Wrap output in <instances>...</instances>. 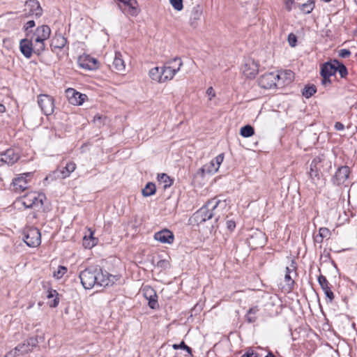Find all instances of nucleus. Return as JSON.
Instances as JSON below:
<instances>
[{
	"label": "nucleus",
	"mask_w": 357,
	"mask_h": 357,
	"mask_svg": "<svg viewBox=\"0 0 357 357\" xmlns=\"http://www.w3.org/2000/svg\"><path fill=\"white\" fill-rule=\"evenodd\" d=\"M154 239L162 243L172 244L174 242V236L171 231L165 229L155 233Z\"/></svg>",
	"instance_id": "obj_19"
},
{
	"label": "nucleus",
	"mask_w": 357,
	"mask_h": 357,
	"mask_svg": "<svg viewBox=\"0 0 357 357\" xmlns=\"http://www.w3.org/2000/svg\"><path fill=\"white\" fill-rule=\"evenodd\" d=\"M318 282L324 291L326 300L328 303H332L334 299V294L331 289L330 284L326 278L322 275L318 277Z\"/></svg>",
	"instance_id": "obj_18"
},
{
	"label": "nucleus",
	"mask_w": 357,
	"mask_h": 357,
	"mask_svg": "<svg viewBox=\"0 0 357 357\" xmlns=\"http://www.w3.org/2000/svg\"><path fill=\"white\" fill-rule=\"evenodd\" d=\"M259 308L257 305L251 307L245 315V321L249 324L257 321L259 317Z\"/></svg>",
	"instance_id": "obj_27"
},
{
	"label": "nucleus",
	"mask_w": 357,
	"mask_h": 357,
	"mask_svg": "<svg viewBox=\"0 0 357 357\" xmlns=\"http://www.w3.org/2000/svg\"><path fill=\"white\" fill-rule=\"evenodd\" d=\"M223 159L224 155L221 153L217 155L214 159L211 160L208 163L203 165V167L199 169L202 176L215 173L218 170Z\"/></svg>",
	"instance_id": "obj_10"
},
{
	"label": "nucleus",
	"mask_w": 357,
	"mask_h": 357,
	"mask_svg": "<svg viewBox=\"0 0 357 357\" xmlns=\"http://www.w3.org/2000/svg\"><path fill=\"white\" fill-rule=\"evenodd\" d=\"M283 75L285 74H279L277 72L265 73L259 79V85L264 89L282 88L284 82L280 81Z\"/></svg>",
	"instance_id": "obj_6"
},
{
	"label": "nucleus",
	"mask_w": 357,
	"mask_h": 357,
	"mask_svg": "<svg viewBox=\"0 0 357 357\" xmlns=\"http://www.w3.org/2000/svg\"><path fill=\"white\" fill-rule=\"evenodd\" d=\"M98 240L93 237V233L91 232L89 237L84 236L83 238V245L85 248H91L97 243Z\"/></svg>",
	"instance_id": "obj_35"
},
{
	"label": "nucleus",
	"mask_w": 357,
	"mask_h": 357,
	"mask_svg": "<svg viewBox=\"0 0 357 357\" xmlns=\"http://www.w3.org/2000/svg\"><path fill=\"white\" fill-rule=\"evenodd\" d=\"M35 22L33 20L28 21L24 26V31L26 35L29 33V31H33L31 29L35 26Z\"/></svg>",
	"instance_id": "obj_48"
},
{
	"label": "nucleus",
	"mask_w": 357,
	"mask_h": 357,
	"mask_svg": "<svg viewBox=\"0 0 357 357\" xmlns=\"http://www.w3.org/2000/svg\"><path fill=\"white\" fill-rule=\"evenodd\" d=\"M324 162L325 159L323 156H317L310 165L309 177L311 182L317 187H321L324 185V178L321 173V169Z\"/></svg>",
	"instance_id": "obj_4"
},
{
	"label": "nucleus",
	"mask_w": 357,
	"mask_h": 357,
	"mask_svg": "<svg viewBox=\"0 0 357 357\" xmlns=\"http://www.w3.org/2000/svg\"><path fill=\"white\" fill-rule=\"evenodd\" d=\"M50 35L51 29L45 24L38 26L35 31H29L26 34V37H29L35 43L37 55L41 54L45 51V42L50 37Z\"/></svg>",
	"instance_id": "obj_3"
},
{
	"label": "nucleus",
	"mask_w": 357,
	"mask_h": 357,
	"mask_svg": "<svg viewBox=\"0 0 357 357\" xmlns=\"http://www.w3.org/2000/svg\"><path fill=\"white\" fill-rule=\"evenodd\" d=\"M120 3H123V6L119 4V8L123 11L126 12V8H128V12L132 15H135L137 14L136 0H117Z\"/></svg>",
	"instance_id": "obj_22"
},
{
	"label": "nucleus",
	"mask_w": 357,
	"mask_h": 357,
	"mask_svg": "<svg viewBox=\"0 0 357 357\" xmlns=\"http://www.w3.org/2000/svg\"><path fill=\"white\" fill-rule=\"evenodd\" d=\"M298 6L303 13L309 14L314 8V3L312 1L309 0L307 3L298 4Z\"/></svg>",
	"instance_id": "obj_40"
},
{
	"label": "nucleus",
	"mask_w": 357,
	"mask_h": 357,
	"mask_svg": "<svg viewBox=\"0 0 357 357\" xmlns=\"http://www.w3.org/2000/svg\"><path fill=\"white\" fill-rule=\"evenodd\" d=\"M265 357H275L272 352H268V354Z\"/></svg>",
	"instance_id": "obj_59"
},
{
	"label": "nucleus",
	"mask_w": 357,
	"mask_h": 357,
	"mask_svg": "<svg viewBox=\"0 0 357 357\" xmlns=\"http://www.w3.org/2000/svg\"><path fill=\"white\" fill-rule=\"evenodd\" d=\"M169 2L176 10L180 11L183 8V0H169Z\"/></svg>",
	"instance_id": "obj_45"
},
{
	"label": "nucleus",
	"mask_w": 357,
	"mask_h": 357,
	"mask_svg": "<svg viewBox=\"0 0 357 357\" xmlns=\"http://www.w3.org/2000/svg\"><path fill=\"white\" fill-rule=\"evenodd\" d=\"M296 0H285L286 8L289 11L292 9L293 5L296 3Z\"/></svg>",
	"instance_id": "obj_53"
},
{
	"label": "nucleus",
	"mask_w": 357,
	"mask_h": 357,
	"mask_svg": "<svg viewBox=\"0 0 357 357\" xmlns=\"http://www.w3.org/2000/svg\"><path fill=\"white\" fill-rule=\"evenodd\" d=\"M157 298H158L157 294H155V296H151V297L146 298V299L149 301L148 305L151 309H156L158 307Z\"/></svg>",
	"instance_id": "obj_43"
},
{
	"label": "nucleus",
	"mask_w": 357,
	"mask_h": 357,
	"mask_svg": "<svg viewBox=\"0 0 357 357\" xmlns=\"http://www.w3.org/2000/svg\"><path fill=\"white\" fill-rule=\"evenodd\" d=\"M20 158L19 151L14 149H8L0 153V161L8 165H13Z\"/></svg>",
	"instance_id": "obj_15"
},
{
	"label": "nucleus",
	"mask_w": 357,
	"mask_h": 357,
	"mask_svg": "<svg viewBox=\"0 0 357 357\" xmlns=\"http://www.w3.org/2000/svg\"><path fill=\"white\" fill-rule=\"evenodd\" d=\"M218 204V202L215 201H208L204 206L195 213V218L199 223L212 219L215 213L214 211H211L210 209L214 210Z\"/></svg>",
	"instance_id": "obj_7"
},
{
	"label": "nucleus",
	"mask_w": 357,
	"mask_h": 357,
	"mask_svg": "<svg viewBox=\"0 0 357 357\" xmlns=\"http://www.w3.org/2000/svg\"><path fill=\"white\" fill-rule=\"evenodd\" d=\"M112 67L114 70L118 72L124 71L126 65L121 52H115V56L112 63Z\"/></svg>",
	"instance_id": "obj_26"
},
{
	"label": "nucleus",
	"mask_w": 357,
	"mask_h": 357,
	"mask_svg": "<svg viewBox=\"0 0 357 357\" xmlns=\"http://www.w3.org/2000/svg\"><path fill=\"white\" fill-rule=\"evenodd\" d=\"M155 185L152 182H149L142 189V193L144 197H149L155 193Z\"/></svg>",
	"instance_id": "obj_32"
},
{
	"label": "nucleus",
	"mask_w": 357,
	"mask_h": 357,
	"mask_svg": "<svg viewBox=\"0 0 357 357\" xmlns=\"http://www.w3.org/2000/svg\"><path fill=\"white\" fill-rule=\"evenodd\" d=\"M46 197L43 193L37 192H30L22 197L17 198L14 202L15 208H21L23 206L24 208H34L38 211L40 210L44 204Z\"/></svg>",
	"instance_id": "obj_2"
},
{
	"label": "nucleus",
	"mask_w": 357,
	"mask_h": 357,
	"mask_svg": "<svg viewBox=\"0 0 357 357\" xmlns=\"http://www.w3.org/2000/svg\"><path fill=\"white\" fill-rule=\"evenodd\" d=\"M8 355H13V354H12V351H10V353H9V354H8L6 355V357H8Z\"/></svg>",
	"instance_id": "obj_62"
},
{
	"label": "nucleus",
	"mask_w": 357,
	"mask_h": 357,
	"mask_svg": "<svg viewBox=\"0 0 357 357\" xmlns=\"http://www.w3.org/2000/svg\"><path fill=\"white\" fill-rule=\"evenodd\" d=\"M227 227L229 231H233L234 228L236 227V223L234 221L230 220H227L226 222Z\"/></svg>",
	"instance_id": "obj_52"
},
{
	"label": "nucleus",
	"mask_w": 357,
	"mask_h": 357,
	"mask_svg": "<svg viewBox=\"0 0 357 357\" xmlns=\"http://www.w3.org/2000/svg\"><path fill=\"white\" fill-rule=\"evenodd\" d=\"M47 297L48 299L54 298V302H49V306L50 307H56L59 303V294L54 289H50L47 291Z\"/></svg>",
	"instance_id": "obj_30"
},
{
	"label": "nucleus",
	"mask_w": 357,
	"mask_h": 357,
	"mask_svg": "<svg viewBox=\"0 0 357 357\" xmlns=\"http://www.w3.org/2000/svg\"><path fill=\"white\" fill-rule=\"evenodd\" d=\"M144 296L146 298L148 297L151 296H155V294H156V292L155 290L149 286H146L143 289Z\"/></svg>",
	"instance_id": "obj_46"
},
{
	"label": "nucleus",
	"mask_w": 357,
	"mask_h": 357,
	"mask_svg": "<svg viewBox=\"0 0 357 357\" xmlns=\"http://www.w3.org/2000/svg\"><path fill=\"white\" fill-rule=\"evenodd\" d=\"M297 275L296 273V265L294 261H291L290 265L286 267V271L284 275V281L287 285L291 288L294 285V277Z\"/></svg>",
	"instance_id": "obj_21"
},
{
	"label": "nucleus",
	"mask_w": 357,
	"mask_h": 357,
	"mask_svg": "<svg viewBox=\"0 0 357 357\" xmlns=\"http://www.w3.org/2000/svg\"><path fill=\"white\" fill-rule=\"evenodd\" d=\"M24 241L29 247L38 246L41 243L40 231L35 227L29 228L25 232Z\"/></svg>",
	"instance_id": "obj_9"
},
{
	"label": "nucleus",
	"mask_w": 357,
	"mask_h": 357,
	"mask_svg": "<svg viewBox=\"0 0 357 357\" xmlns=\"http://www.w3.org/2000/svg\"><path fill=\"white\" fill-rule=\"evenodd\" d=\"M210 201H215L216 202H218V207H215L214 210L210 209L211 211H214L215 215L213 216V218L215 219V221H218L219 218H220V215L222 213V211L226 208L227 206V202L226 200H220L218 199L217 197H214L211 199Z\"/></svg>",
	"instance_id": "obj_28"
},
{
	"label": "nucleus",
	"mask_w": 357,
	"mask_h": 357,
	"mask_svg": "<svg viewBox=\"0 0 357 357\" xmlns=\"http://www.w3.org/2000/svg\"><path fill=\"white\" fill-rule=\"evenodd\" d=\"M66 93L70 103L74 105H82L87 97L85 94L81 93L71 88L68 89Z\"/></svg>",
	"instance_id": "obj_17"
},
{
	"label": "nucleus",
	"mask_w": 357,
	"mask_h": 357,
	"mask_svg": "<svg viewBox=\"0 0 357 357\" xmlns=\"http://www.w3.org/2000/svg\"><path fill=\"white\" fill-rule=\"evenodd\" d=\"M31 176V173H25L19 175L13 180V190L15 192L20 193L28 188L27 177Z\"/></svg>",
	"instance_id": "obj_13"
},
{
	"label": "nucleus",
	"mask_w": 357,
	"mask_h": 357,
	"mask_svg": "<svg viewBox=\"0 0 357 357\" xmlns=\"http://www.w3.org/2000/svg\"><path fill=\"white\" fill-rule=\"evenodd\" d=\"M172 347L174 349H184L185 350L188 354H192V349L187 346L185 342L183 341H182L180 344H173Z\"/></svg>",
	"instance_id": "obj_44"
},
{
	"label": "nucleus",
	"mask_w": 357,
	"mask_h": 357,
	"mask_svg": "<svg viewBox=\"0 0 357 357\" xmlns=\"http://www.w3.org/2000/svg\"><path fill=\"white\" fill-rule=\"evenodd\" d=\"M6 111V107L0 103V113H3Z\"/></svg>",
	"instance_id": "obj_58"
},
{
	"label": "nucleus",
	"mask_w": 357,
	"mask_h": 357,
	"mask_svg": "<svg viewBox=\"0 0 357 357\" xmlns=\"http://www.w3.org/2000/svg\"><path fill=\"white\" fill-rule=\"evenodd\" d=\"M331 231L326 227H321L319 230V236L315 237V241L318 243H321L324 238L329 237Z\"/></svg>",
	"instance_id": "obj_36"
},
{
	"label": "nucleus",
	"mask_w": 357,
	"mask_h": 357,
	"mask_svg": "<svg viewBox=\"0 0 357 357\" xmlns=\"http://www.w3.org/2000/svg\"><path fill=\"white\" fill-rule=\"evenodd\" d=\"M335 74V59L324 63L321 68V75L322 77H331Z\"/></svg>",
	"instance_id": "obj_24"
},
{
	"label": "nucleus",
	"mask_w": 357,
	"mask_h": 357,
	"mask_svg": "<svg viewBox=\"0 0 357 357\" xmlns=\"http://www.w3.org/2000/svg\"><path fill=\"white\" fill-rule=\"evenodd\" d=\"M38 104L41 111L46 116L52 114L54 109V98L46 94H40L38 97Z\"/></svg>",
	"instance_id": "obj_8"
},
{
	"label": "nucleus",
	"mask_w": 357,
	"mask_h": 357,
	"mask_svg": "<svg viewBox=\"0 0 357 357\" xmlns=\"http://www.w3.org/2000/svg\"><path fill=\"white\" fill-rule=\"evenodd\" d=\"M79 63L81 68L89 70H96L98 68L97 60L89 55L80 56Z\"/></svg>",
	"instance_id": "obj_20"
},
{
	"label": "nucleus",
	"mask_w": 357,
	"mask_h": 357,
	"mask_svg": "<svg viewBox=\"0 0 357 357\" xmlns=\"http://www.w3.org/2000/svg\"><path fill=\"white\" fill-rule=\"evenodd\" d=\"M350 174V169L348 166L340 167L335 175L332 178V182L334 185H344L347 186V181Z\"/></svg>",
	"instance_id": "obj_11"
},
{
	"label": "nucleus",
	"mask_w": 357,
	"mask_h": 357,
	"mask_svg": "<svg viewBox=\"0 0 357 357\" xmlns=\"http://www.w3.org/2000/svg\"><path fill=\"white\" fill-rule=\"evenodd\" d=\"M67 43V39L61 33H55L51 41V48L52 51L56 49L63 48Z\"/></svg>",
	"instance_id": "obj_23"
},
{
	"label": "nucleus",
	"mask_w": 357,
	"mask_h": 357,
	"mask_svg": "<svg viewBox=\"0 0 357 357\" xmlns=\"http://www.w3.org/2000/svg\"><path fill=\"white\" fill-rule=\"evenodd\" d=\"M331 84L330 77H322L321 84L325 87L330 86Z\"/></svg>",
	"instance_id": "obj_54"
},
{
	"label": "nucleus",
	"mask_w": 357,
	"mask_h": 357,
	"mask_svg": "<svg viewBox=\"0 0 357 357\" xmlns=\"http://www.w3.org/2000/svg\"><path fill=\"white\" fill-rule=\"evenodd\" d=\"M100 118H101V117H100V116H95V120H96V119H98V120H100Z\"/></svg>",
	"instance_id": "obj_61"
},
{
	"label": "nucleus",
	"mask_w": 357,
	"mask_h": 357,
	"mask_svg": "<svg viewBox=\"0 0 357 357\" xmlns=\"http://www.w3.org/2000/svg\"><path fill=\"white\" fill-rule=\"evenodd\" d=\"M351 52L347 49H342L339 51V56L342 58H347L350 56Z\"/></svg>",
	"instance_id": "obj_51"
},
{
	"label": "nucleus",
	"mask_w": 357,
	"mask_h": 357,
	"mask_svg": "<svg viewBox=\"0 0 357 357\" xmlns=\"http://www.w3.org/2000/svg\"><path fill=\"white\" fill-rule=\"evenodd\" d=\"M265 234L260 231H257L248 238V243L252 249L261 248L265 245Z\"/></svg>",
	"instance_id": "obj_14"
},
{
	"label": "nucleus",
	"mask_w": 357,
	"mask_h": 357,
	"mask_svg": "<svg viewBox=\"0 0 357 357\" xmlns=\"http://www.w3.org/2000/svg\"><path fill=\"white\" fill-rule=\"evenodd\" d=\"M183 66V62L180 57H175L169 60L161 68L162 82H165L171 80L175 74L178 72Z\"/></svg>",
	"instance_id": "obj_5"
},
{
	"label": "nucleus",
	"mask_w": 357,
	"mask_h": 357,
	"mask_svg": "<svg viewBox=\"0 0 357 357\" xmlns=\"http://www.w3.org/2000/svg\"><path fill=\"white\" fill-rule=\"evenodd\" d=\"M25 10H28L29 15H34L36 18L43 15V8L37 0H27L25 3Z\"/></svg>",
	"instance_id": "obj_16"
},
{
	"label": "nucleus",
	"mask_w": 357,
	"mask_h": 357,
	"mask_svg": "<svg viewBox=\"0 0 357 357\" xmlns=\"http://www.w3.org/2000/svg\"><path fill=\"white\" fill-rule=\"evenodd\" d=\"M335 128L337 130H343L344 129V126L341 122H336L335 123Z\"/></svg>",
	"instance_id": "obj_56"
},
{
	"label": "nucleus",
	"mask_w": 357,
	"mask_h": 357,
	"mask_svg": "<svg viewBox=\"0 0 357 357\" xmlns=\"http://www.w3.org/2000/svg\"><path fill=\"white\" fill-rule=\"evenodd\" d=\"M167 264H168V262L167 261L160 260L158 262L157 266H160V267H164V266H167Z\"/></svg>",
	"instance_id": "obj_57"
},
{
	"label": "nucleus",
	"mask_w": 357,
	"mask_h": 357,
	"mask_svg": "<svg viewBox=\"0 0 357 357\" xmlns=\"http://www.w3.org/2000/svg\"><path fill=\"white\" fill-rule=\"evenodd\" d=\"M149 76L153 80L157 81L160 83H162L161 68L155 67L151 68L149 71Z\"/></svg>",
	"instance_id": "obj_33"
},
{
	"label": "nucleus",
	"mask_w": 357,
	"mask_h": 357,
	"mask_svg": "<svg viewBox=\"0 0 357 357\" xmlns=\"http://www.w3.org/2000/svg\"><path fill=\"white\" fill-rule=\"evenodd\" d=\"M158 180L160 183L164 184V189L169 188L173 184V180L165 173L159 174L158 175Z\"/></svg>",
	"instance_id": "obj_31"
},
{
	"label": "nucleus",
	"mask_w": 357,
	"mask_h": 357,
	"mask_svg": "<svg viewBox=\"0 0 357 357\" xmlns=\"http://www.w3.org/2000/svg\"><path fill=\"white\" fill-rule=\"evenodd\" d=\"M317 91V88L314 85L305 86L303 89L302 94L306 98H309L312 96Z\"/></svg>",
	"instance_id": "obj_41"
},
{
	"label": "nucleus",
	"mask_w": 357,
	"mask_h": 357,
	"mask_svg": "<svg viewBox=\"0 0 357 357\" xmlns=\"http://www.w3.org/2000/svg\"><path fill=\"white\" fill-rule=\"evenodd\" d=\"M26 342L27 345L30 348H31V350H32L33 348L36 346L38 341L36 338L31 337V338L26 340Z\"/></svg>",
	"instance_id": "obj_50"
},
{
	"label": "nucleus",
	"mask_w": 357,
	"mask_h": 357,
	"mask_svg": "<svg viewBox=\"0 0 357 357\" xmlns=\"http://www.w3.org/2000/svg\"><path fill=\"white\" fill-rule=\"evenodd\" d=\"M335 73L338 72L342 78L346 77V76L348 74V71L346 66L342 63L340 62L336 59H335Z\"/></svg>",
	"instance_id": "obj_34"
},
{
	"label": "nucleus",
	"mask_w": 357,
	"mask_h": 357,
	"mask_svg": "<svg viewBox=\"0 0 357 357\" xmlns=\"http://www.w3.org/2000/svg\"><path fill=\"white\" fill-rule=\"evenodd\" d=\"M195 15H196L197 17H199L201 15V12H199L198 10H196L195 12Z\"/></svg>",
	"instance_id": "obj_60"
},
{
	"label": "nucleus",
	"mask_w": 357,
	"mask_h": 357,
	"mask_svg": "<svg viewBox=\"0 0 357 357\" xmlns=\"http://www.w3.org/2000/svg\"><path fill=\"white\" fill-rule=\"evenodd\" d=\"M67 273V268L63 266H59L56 271L54 272V277L56 279L61 278Z\"/></svg>",
	"instance_id": "obj_42"
},
{
	"label": "nucleus",
	"mask_w": 357,
	"mask_h": 357,
	"mask_svg": "<svg viewBox=\"0 0 357 357\" xmlns=\"http://www.w3.org/2000/svg\"><path fill=\"white\" fill-rule=\"evenodd\" d=\"M206 93L208 94V96H210V98H209L210 100H211L212 98L215 96V91H214L213 87H211V86H210L207 89Z\"/></svg>",
	"instance_id": "obj_55"
},
{
	"label": "nucleus",
	"mask_w": 357,
	"mask_h": 357,
	"mask_svg": "<svg viewBox=\"0 0 357 357\" xmlns=\"http://www.w3.org/2000/svg\"><path fill=\"white\" fill-rule=\"evenodd\" d=\"M81 283L86 289H91L94 287H108L112 285L116 281L115 275L104 273L98 266H90L79 274Z\"/></svg>",
	"instance_id": "obj_1"
},
{
	"label": "nucleus",
	"mask_w": 357,
	"mask_h": 357,
	"mask_svg": "<svg viewBox=\"0 0 357 357\" xmlns=\"http://www.w3.org/2000/svg\"><path fill=\"white\" fill-rule=\"evenodd\" d=\"M30 351H31V348H30L27 345L26 341H24L23 343L18 344L15 348V354H13V356L15 357L17 356V352H20L21 354H26Z\"/></svg>",
	"instance_id": "obj_37"
},
{
	"label": "nucleus",
	"mask_w": 357,
	"mask_h": 357,
	"mask_svg": "<svg viewBox=\"0 0 357 357\" xmlns=\"http://www.w3.org/2000/svg\"><path fill=\"white\" fill-rule=\"evenodd\" d=\"M279 74H285V75L282 76L281 78V82H284L283 86L287 84H289L291 82L294 78V73L291 70H286L284 72H281Z\"/></svg>",
	"instance_id": "obj_38"
},
{
	"label": "nucleus",
	"mask_w": 357,
	"mask_h": 357,
	"mask_svg": "<svg viewBox=\"0 0 357 357\" xmlns=\"http://www.w3.org/2000/svg\"><path fill=\"white\" fill-rule=\"evenodd\" d=\"M240 134L243 137H250L255 134V130L252 126L246 125L241 128Z\"/></svg>",
	"instance_id": "obj_39"
},
{
	"label": "nucleus",
	"mask_w": 357,
	"mask_h": 357,
	"mask_svg": "<svg viewBox=\"0 0 357 357\" xmlns=\"http://www.w3.org/2000/svg\"><path fill=\"white\" fill-rule=\"evenodd\" d=\"M288 42L291 47H295L296 45L297 37L294 33H289L288 36Z\"/></svg>",
	"instance_id": "obj_49"
},
{
	"label": "nucleus",
	"mask_w": 357,
	"mask_h": 357,
	"mask_svg": "<svg viewBox=\"0 0 357 357\" xmlns=\"http://www.w3.org/2000/svg\"><path fill=\"white\" fill-rule=\"evenodd\" d=\"M20 50L21 53L26 59L31 58L33 53L37 54L35 43H33L32 40H31V39L26 36L25 38L22 39L20 41Z\"/></svg>",
	"instance_id": "obj_12"
},
{
	"label": "nucleus",
	"mask_w": 357,
	"mask_h": 357,
	"mask_svg": "<svg viewBox=\"0 0 357 357\" xmlns=\"http://www.w3.org/2000/svg\"><path fill=\"white\" fill-rule=\"evenodd\" d=\"M241 357H261V356L255 350L250 348Z\"/></svg>",
	"instance_id": "obj_47"
},
{
	"label": "nucleus",
	"mask_w": 357,
	"mask_h": 357,
	"mask_svg": "<svg viewBox=\"0 0 357 357\" xmlns=\"http://www.w3.org/2000/svg\"><path fill=\"white\" fill-rule=\"evenodd\" d=\"M258 73L257 64L253 61L250 63H246L243 68V73L248 78H254Z\"/></svg>",
	"instance_id": "obj_29"
},
{
	"label": "nucleus",
	"mask_w": 357,
	"mask_h": 357,
	"mask_svg": "<svg viewBox=\"0 0 357 357\" xmlns=\"http://www.w3.org/2000/svg\"><path fill=\"white\" fill-rule=\"evenodd\" d=\"M76 169V165L73 162H68L66 166L63 167L62 170H56L54 174L62 178H65L69 176L70 174L75 171Z\"/></svg>",
	"instance_id": "obj_25"
}]
</instances>
